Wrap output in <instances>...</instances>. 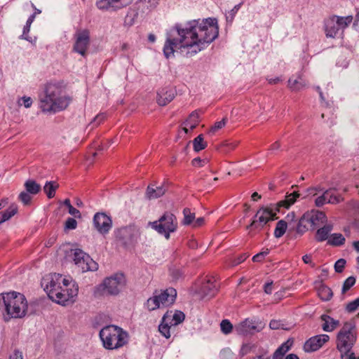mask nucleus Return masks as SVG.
I'll list each match as a JSON object with an SVG mask.
<instances>
[{"label":"nucleus","instance_id":"nucleus-1","mask_svg":"<svg viewBox=\"0 0 359 359\" xmlns=\"http://www.w3.org/2000/svg\"><path fill=\"white\" fill-rule=\"evenodd\" d=\"M219 36L215 18L176 23L166 34L163 54L168 59L179 49L184 56L192 57L205 49Z\"/></svg>","mask_w":359,"mask_h":359},{"label":"nucleus","instance_id":"nucleus-2","mask_svg":"<svg viewBox=\"0 0 359 359\" xmlns=\"http://www.w3.org/2000/svg\"><path fill=\"white\" fill-rule=\"evenodd\" d=\"M71 101L60 83L50 82L44 88V96L40 99V107L43 112L56 113L65 109Z\"/></svg>","mask_w":359,"mask_h":359},{"label":"nucleus","instance_id":"nucleus-3","mask_svg":"<svg viewBox=\"0 0 359 359\" xmlns=\"http://www.w3.org/2000/svg\"><path fill=\"white\" fill-rule=\"evenodd\" d=\"M299 197V194L294 191L287 195L285 200L279 201L276 205L260 208L254 216L251 223L246 226V229L249 230V234L252 235L254 231H261L267 222L276 219V213L280 212V208H289Z\"/></svg>","mask_w":359,"mask_h":359},{"label":"nucleus","instance_id":"nucleus-4","mask_svg":"<svg viewBox=\"0 0 359 359\" xmlns=\"http://www.w3.org/2000/svg\"><path fill=\"white\" fill-rule=\"evenodd\" d=\"M27 301L24 294L10 292L0 294V311L5 320L13 318H20L26 315Z\"/></svg>","mask_w":359,"mask_h":359},{"label":"nucleus","instance_id":"nucleus-5","mask_svg":"<svg viewBox=\"0 0 359 359\" xmlns=\"http://www.w3.org/2000/svg\"><path fill=\"white\" fill-rule=\"evenodd\" d=\"M100 337L105 348L116 349L126 344L128 334L121 327L111 325L103 327Z\"/></svg>","mask_w":359,"mask_h":359},{"label":"nucleus","instance_id":"nucleus-6","mask_svg":"<svg viewBox=\"0 0 359 359\" xmlns=\"http://www.w3.org/2000/svg\"><path fill=\"white\" fill-rule=\"evenodd\" d=\"M357 329L354 321L346 322L337 336V348L341 354H349L356 342Z\"/></svg>","mask_w":359,"mask_h":359},{"label":"nucleus","instance_id":"nucleus-7","mask_svg":"<svg viewBox=\"0 0 359 359\" xmlns=\"http://www.w3.org/2000/svg\"><path fill=\"white\" fill-rule=\"evenodd\" d=\"M177 291L173 287L163 290H155L153 296L147 301L146 306L149 311H154L161 307H168L175 302Z\"/></svg>","mask_w":359,"mask_h":359},{"label":"nucleus","instance_id":"nucleus-8","mask_svg":"<svg viewBox=\"0 0 359 359\" xmlns=\"http://www.w3.org/2000/svg\"><path fill=\"white\" fill-rule=\"evenodd\" d=\"M126 279L123 273H116L109 278H106L102 284L98 285L95 290L96 297L108 295H117L121 289L125 285Z\"/></svg>","mask_w":359,"mask_h":359},{"label":"nucleus","instance_id":"nucleus-9","mask_svg":"<svg viewBox=\"0 0 359 359\" xmlns=\"http://www.w3.org/2000/svg\"><path fill=\"white\" fill-rule=\"evenodd\" d=\"M69 285H70L69 281L59 273L51 274L42 282V285H44V290L48 297L53 302H55L59 295H61L62 287H67Z\"/></svg>","mask_w":359,"mask_h":359},{"label":"nucleus","instance_id":"nucleus-10","mask_svg":"<svg viewBox=\"0 0 359 359\" xmlns=\"http://www.w3.org/2000/svg\"><path fill=\"white\" fill-rule=\"evenodd\" d=\"M150 224L152 229L163 235L166 239H169L170 233L176 231L177 229V217L170 212H165L158 220L154 221Z\"/></svg>","mask_w":359,"mask_h":359},{"label":"nucleus","instance_id":"nucleus-11","mask_svg":"<svg viewBox=\"0 0 359 359\" xmlns=\"http://www.w3.org/2000/svg\"><path fill=\"white\" fill-rule=\"evenodd\" d=\"M72 259L82 272L88 271H95L98 264L88 254L81 249H74L72 251Z\"/></svg>","mask_w":359,"mask_h":359},{"label":"nucleus","instance_id":"nucleus-12","mask_svg":"<svg viewBox=\"0 0 359 359\" xmlns=\"http://www.w3.org/2000/svg\"><path fill=\"white\" fill-rule=\"evenodd\" d=\"M264 327L261 321L256 318H245L235 326L236 332L240 335L259 332Z\"/></svg>","mask_w":359,"mask_h":359},{"label":"nucleus","instance_id":"nucleus-13","mask_svg":"<svg viewBox=\"0 0 359 359\" xmlns=\"http://www.w3.org/2000/svg\"><path fill=\"white\" fill-rule=\"evenodd\" d=\"M75 43L73 50L84 56L90 44V32L88 29H83L76 32L74 35Z\"/></svg>","mask_w":359,"mask_h":359},{"label":"nucleus","instance_id":"nucleus-14","mask_svg":"<svg viewBox=\"0 0 359 359\" xmlns=\"http://www.w3.org/2000/svg\"><path fill=\"white\" fill-rule=\"evenodd\" d=\"M93 225L101 234H107L112 226L110 217L103 212H97L93 217Z\"/></svg>","mask_w":359,"mask_h":359},{"label":"nucleus","instance_id":"nucleus-15","mask_svg":"<svg viewBox=\"0 0 359 359\" xmlns=\"http://www.w3.org/2000/svg\"><path fill=\"white\" fill-rule=\"evenodd\" d=\"M218 287L219 285L214 277H206L202 282L198 292L202 298L210 299L217 292Z\"/></svg>","mask_w":359,"mask_h":359},{"label":"nucleus","instance_id":"nucleus-16","mask_svg":"<svg viewBox=\"0 0 359 359\" xmlns=\"http://www.w3.org/2000/svg\"><path fill=\"white\" fill-rule=\"evenodd\" d=\"M133 0H97L96 6L101 11H116L130 5Z\"/></svg>","mask_w":359,"mask_h":359},{"label":"nucleus","instance_id":"nucleus-17","mask_svg":"<svg viewBox=\"0 0 359 359\" xmlns=\"http://www.w3.org/2000/svg\"><path fill=\"white\" fill-rule=\"evenodd\" d=\"M329 339L330 337L325 334L312 337L305 342L304 350L306 352L316 351L321 348Z\"/></svg>","mask_w":359,"mask_h":359},{"label":"nucleus","instance_id":"nucleus-18","mask_svg":"<svg viewBox=\"0 0 359 359\" xmlns=\"http://www.w3.org/2000/svg\"><path fill=\"white\" fill-rule=\"evenodd\" d=\"M69 285L67 287H62L61 295H59L58 298L56 299V303L65 305L69 302H73L74 301V298L78 294L79 287L75 284H73L71 287H69Z\"/></svg>","mask_w":359,"mask_h":359},{"label":"nucleus","instance_id":"nucleus-19","mask_svg":"<svg viewBox=\"0 0 359 359\" xmlns=\"http://www.w3.org/2000/svg\"><path fill=\"white\" fill-rule=\"evenodd\" d=\"M116 238L125 246L132 245L135 238L133 229L128 226L122 227L116 232Z\"/></svg>","mask_w":359,"mask_h":359},{"label":"nucleus","instance_id":"nucleus-20","mask_svg":"<svg viewBox=\"0 0 359 359\" xmlns=\"http://www.w3.org/2000/svg\"><path fill=\"white\" fill-rule=\"evenodd\" d=\"M176 92L171 88H163L157 93L156 101L160 106H165L175 97Z\"/></svg>","mask_w":359,"mask_h":359},{"label":"nucleus","instance_id":"nucleus-21","mask_svg":"<svg viewBox=\"0 0 359 359\" xmlns=\"http://www.w3.org/2000/svg\"><path fill=\"white\" fill-rule=\"evenodd\" d=\"M167 191V187L163 184L160 186L149 184L146 190L145 196L149 200L156 199L163 196Z\"/></svg>","mask_w":359,"mask_h":359},{"label":"nucleus","instance_id":"nucleus-22","mask_svg":"<svg viewBox=\"0 0 359 359\" xmlns=\"http://www.w3.org/2000/svg\"><path fill=\"white\" fill-rule=\"evenodd\" d=\"M185 315L182 311L176 310L174 313L168 311L163 316V322H170V325H177L184 320Z\"/></svg>","mask_w":359,"mask_h":359},{"label":"nucleus","instance_id":"nucleus-23","mask_svg":"<svg viewBox=\"0 0 359 359\" xmlns=\"http://www.w3.org/2000/svg\"><path fill=\"white\" fill-rule=\"evenodd\" d=\"M307 86L306 81L302 75L293 76L288 80V87L293 91H299Z\"/></svg>","mask_w":359,"mask_h":359},{"label":"nucleus","instance_id":"nucleus-24","mask_svg":"<svg viewBox=\"0 0 359 359\" xmlns=\"http://www.w3.org/2000/svg\"><path fill=\"white\" fill-rule=\"evenodd\" d=\"M333 229L332 224H325L323 227L319 228L315 235V239L317 242H323L328 241L330 236V233Z\"/></svg>","mask_w":359,"mask_h":359},{"label":"nucleus","instance_id":"nucleus-25","mask_svg":"<svg viewBox=\"0 0 359 359\" xmlns=\"http://www.w3.org/2000/svg\"><path fill=\"white\" fill-rule=\"evenodd\" d=\"M293 339L290 338L283 343L273 353V359H283L285 354L290 351L293 345Z\"/></svg>","mask_w":359,"mask_h":359},{"label":"nucleus","instance_id":"nucleus-26","mask_svg":"<svg viewBox=\"0 0 359 359\" xmlns=\"http://www.w3.org/2000/svg\"><path fill=\"white\" fill-rule=\"evenodd\" d=\"M199 123V116L196 111L191 112L189 118L184 122L183 130L188 133L189 130H194Z\"/></svg>","mask_w":359,"mask_h":359},{"label":"nucleus","instance_id":"nucleus-27","mask_svg":"<svg viewBox=\"0 0 359 359\" xmlns=\"http://www.w3.org/2000/svg\"><path fill=\"white\" fill-rule=\"evenodd\" d=\"M321 320L324 322L322 327L325 332H332L339 325V321L327 315H322Z\"/></svg>","mask_w":359,"mask_h":359},{"label":"nucleus","instance_id":"nucleus-28","mask_svg":"<svg viewBox=\"0 0 359 359\" xmlns=\"http://www.w3.org/2000/svg\"><path fill=\"white\" fill-rule=\"evenodd\" d=\"M339 30L338 25L336 23L334 18H332L325 24V31L327 37L334 38Z\"/></svg>","mask_w":359,"mask_h":359},{"label":"nucleus","instance_id":"nucleus-29","mask_svg":"<svg viewBox=\"0 0 359 359\" xmlns=\"http://www.w3.org/2000/svg\"><path fill=\"white\" fill-rule=\"evenodd\" d=\"M311 226H316L323 224L327 222V217L324 212L318 211L312 215H307Z\"/></svg>","mask_w":359,"mask_h":359},{"label":"nucleus","instance_id":"nucleus-30","mask_svg":"<svg viewBox=\"0 0 359 359\" xmlns=\"http://www.w3.org/2000/svg\"><path fill=\"white\" fill-rule=\"evenodd\" d=\"M18 212V207L12 204L8 209L0 212V224L14 216Z\"/></svg>","mask_w":359,"mask_h":359},{"label":"nucleus","instance_id":"nucleus-31","mask_svg":"<svg viewBox=\"0 0 359 359\" xmlns=\"http://www.w3.org/2000/svg\"><path fill=\"white\" fill-rule=\"evenodd\" d=\"M345 237L341 233L330 234L327 241V245L334 247L341 246L345 243Z\"/></svg>","mask_w":359,"mask_h":359},{"label":"nucleus","instance_id":"nucleus-32","mask_svg":"<svg viewBox=\"0 0 359 359\" xmlns=\"http://www.w3.org/2000/svg\"><path fill=\"white\" fill-rule=\"evenodd\" d=\"M59 184L55 181L46 182L43 187V191L48 198H52L55 195V191Z\"/></svg>","mask_w":359,"mask_h":359},{"label":"nucleus","instance_id":"nucleus-33","mask_svg":"<svg viewBox=\"0 0 359 359\" xmlns=\"http://www.w3.org/2000/svg\"><path fill=\"white\" fill-rule=\"evenodd\" d=\"M309 224H311L309 216L304 214L299 220L297 226V232L299 234H303L307 231Z\"/></svg>","mask_w":359,"mask_h":359},{"label":"nucleus","instance_id":"nucleus-34","mask_svg":"<svg viewBox=\"0 0 359 359\" xmlns=\"http://www.w3.org/2000/svg\"><path fill=\"white\" fill-rule=\"evenodd\" d=\"M25 190L30 194L35 195L41 190V186L33 180H28L25 183Z\"/></svg>","mask_w":359,"mask_h":359},{"label":"nucleus","instance_id":"nucleus-35","mask_svg":"<svg viewBox=\"0 0 359 359\" xmlns=\"http://www.w3.org/2000/svg\"><path fill=\"white\" fill-rule=\"evenodd\" d=\"M287 222L284 220H280L277 222L276 226L274 231V236L276 238L282 237L286 231L287 229Z\"/></svg>","mask_w":359,"mask_h":359},{"label":"nucleus","instance_id":"nucleus-36","mask_svg":"<svg viewBox=\"0 0 359 359\" xmlns=\"http://www.w3.org/2000/svg\"><path fill=\"white\" fill-rule=\"evenodd\" d=\"M184 219L182 222L183 225L187 226L193 224L195 219V213L191 212V210L186 208L183 210Z\"/></svg>","mask_w":359,"mask_h":359},{"label":"nucleus","instance_id":"nucleus-37","mask_svg":"<svg viewBox=\"0 0 359 359\" xmlns=\"http://www.w3.org/2000/svg\"><path fill=\"white\" fill-rule=\"evenodd\" d=\"M193 146L195 151H200L207 147V143L204 142L203 135H199L193 140Z\"/></svg>","mask_w":359,"mask_h":359},{"label":"nucleus","instance_id":"nucleus-38","mask_svg":"<svg viewBox=\"0 0 359 359\" xmlns=\"http://www.w3.org/2000/svg\"><path fill=\"white\" fill-rule=\"evenodd\" d=\"M333 18H334L335 22L338 25L339 29L346 27L353 20V17L351 15H348L346 17L334 16Z\"/></svg>","mask_w":359,"mask_h":359},{"label":"nucleus","instance_id":"nucleus-39","mask_svg":"<svg viewBox=\"0 0 359 359\" xmlns=\"http://www.w3.org/2000/svg\"><path fill=\"white\" fill-rule=\"evenodd\" d=\"M170 322H163V320H161V324L158 326V331L160 333L165 337L166 339H168L170 337Z\"/></svg>","mask_w":359,"mask_h":359},{"label":"nucleus","instance_id":"nucleus-40","mask_svg":"<svg viewBox=\"0 0 359 359\" xmlns=\"http://www.w3.org/2000/svg\"><path fill=\"white\" fill-rule=\"evenodd\" d=\"M327 192H329V194L327 196L329 203L337 204L343 200V198H341V196L340 195L337 194L335 193L334 189H327Z\"/></svg>","mask_w":359,"mask_h":359},{"label":"nucleus","instance_id":"nucleus-41","mask_svg":"<svg viewBox=\"0 0 359 359\" xmlns=\"http://www.w3.org/2000/svg\"><path fill=\"white\" fill-rule=\"evenodd\" d=\"M355 283V278L354 276H349L347 278L342 286L341 292L342 294H345L348 290H350L351 287H353Z\"/></svg>","mask_w":359,"mask_h":359},{"label":"nucleus","instance_id":"nucleus-42","mask_svg":"<svg viewBox=\"0 0 359 359\" xmlns=\"http://www.w3.org/2000/svg\"><path fill=\"white\" fill-rule=\"evenodd\" d=\"M319 296L323 300L328 301L332 297V292L330 288L327 287H323L319 290Z\"/></svg>","mask_w":359,"mask_h":359},{"label":"nucleus","instance_id":"nucleus-43","mask_svg":"<svg viewBox=\"0 0 359 359\" xmlns=\"http://www.w3.org/2000/svg\"><path fill=\"white\" fill-rule=\"evenodd\" d=\"M359 308V297L353 301L348 302L345 306V311L347 313H351L355 312Z\"/></svg>","mask_w":359,"mask_h":359},{"label":"nucleus","instance_id":"nucleus-44","mask_svg":"<svg viewBox=\"0 0 359 359\" xmlns=\"http://www.w3.org/2000/svg\"><path fill=\"white\" fill-rule=\"evenodd\" d=\"M221 331L225 334H228L231 332L233 330V325L229 320H222L220 323Z\"/></svg>","mask_w":359,"mask_h":359},{"label":"nucleus","instance_id":"nucleus-45","mask_svg":"<svg viewBox=\"0 0 359 359\" xmlns=\"http://www.w3.org/2000/svg\"><path fill=\"white\" fill-rule=\"evenodd\" d=\"M329 192H327V190L323 192V194L316 198L315 204L317 207H321L326 203H329L327 196Z\"/></svg>","mask_w":359,"mask_h":359},{"label":"nucleus","instance_id":"nucleus-46","mask_svg":"<svg viewBox=\"0 0 359 359\" xmlns=\"http://www.w3.org/2000/svg\"><path fill=\"white\" fill-rule=\"evenodd\" d=\"M269 249H264L262 252L254 255L252 259L254 262H261L269 254Z\"/></svg>","mask_w":359,"mask_h":359},{"label":"nucleus","instance_id":"nucleus-47","mask_svg":"<svg viewBox=\"0 0 359 359\" xmlns=\"http://www.w3.org/2000/svg\"><path fill=\"white\" fill-rule=\"evenodd\" d=\"M32 103V99L28 96H23L18 100V104L19 106L23 105L25 108L31 107Z\"/></svg>","mask_w":359,"mask_h":359},{"label":"nucleus","instance_id":"nucleus-48","mask_svg":"<svg viewBox=\"0 0 359 359\" xmlns=\"http://www.w3.org/2000/svg\"><path fill=\"white\" fill-rule=\"evenodd\" d=\"M18 198L20 201H22V203H23L24 205H28V204H29V203L32 200V196H31L30 194H29L26 191H22L20 194Z\"/></svg>","mask_w":359,"mask_h":359},{"label":"nucleus","instance_id":"nucleus-49","mask_svg":"<svg viewBox=\"0 0 359 359\" xmlns=\"http://www.w3.org/2000/svg\"><path fill=\"white\" fill-rule=\"evenodd\" d=\"M77 226V222L72 217H68L65 224V229L68 230L75 229Z\"/></svg>","mask_w":359,"mask_h":359},{"label":"nucleus","instance_id":"nucleus-50","mask_svg":"<svg viewBox=\"0 0 359 359\" xmlns=\"http://www.w3.org/2000/svg\"><path fill=\"white\" fill-rule=\"evenodd\" d=\"M136 17L137 14L134 13V12H128L125 18V25L128 26H132L135 22V19Z\"/></svg>","mask_w":359,"mask_h":359},{"label":"nucleus","instance_id":"nucleus-51","mask_svg":"<svg viewBox=\"0 0 359 359\" xmlns=\"http://www.w3.org/2000/svg\"><path fill=\"white\" fill-rule=\"evenodd\" d=\"M346 260L344 259H338L334 264V270L337 273H341L346 265Z\"/></svg>","mask_w":359,"mask_h":359},{"label":"nucleus","instance_id":"nucleus-52","mask_svg":"<svg viewBox=\"0 0 359 359\" xmlns=\"http://www.w3.org/2000/svg\"><path fill=\"white\" fill-rule=\"evenodd\" d=\"M243 2H241L240 4L236 5L229 12V15L226 17L227 20L231 18L230 21H233L236 14L238 13V10L241 7Z\"/></svg>","mask_w":359,"mask_h":359},{"label":"nucleus","instance_id":"nucleus-53","mask_svg":"<svg viewBox=\"0 0 359 359\" xmlns=\"http://www.w3.org/2000/svg\"><path fill=\"white\" fill-rule=\"evenodd\" d=\"M208 160L206 158L201 159L199 157L195 158L192 160L191 164L195 167H203L205 163H207Z\"/></svg>","mask_w":359,"mask_h":359},{"label":"nucleus","instance_id":"nucleus-54","mask_svg":"<svg viewBox=\"0 0 359 359\" xmlns=\"http://www.w3.org/2000/svg\"><path fill=\"white\" fill-rule=\"evenodd\" d=\"M105 117L106 116L104 114H100L95 117L93 121L91 122V124H93V126H97L104 120Z\"/></svg>","mask_w":359,"mask_h":359},{"label":"nucleus","instance_id":"nucleus-55","mask_svg":"<svg viewBox=\"0 0 359 359\" xmlns=\"http://www.w3.org/2000/svg\"><path fill=\"white\" fill-rule=\"evenodd\" d=\"M170 275L173 280H177L182 276L183 273L180 269H172L170 271Z\"/></svg>","mask_w":359,"mask_h":359},{"label":"nucleus","instance_id":"nucleus-56","mask_svg":"<svg viewBox=\"0 0 359 359\" xmlns=\"http://www.w3.org/2000/svg\"><path fill=\"white\" fill-rule=\"evenodd\" d=\"M30 27H31V25H28L27 24H26L24 26L22 34L20 36L21 39H25L27 41H30L29 40V36L28 35V34H29V32L30 31Z\"/></svg>","mask_w":359,"mask_h":359},{"label":"nucleus","instance_id":"nucleus-57","mask_svg":"<svg viewBox=\"0 0 359 359\" xmlns=\"http://www.w3.org/2000/svg\"><path fill=\"white\" fill-rule=\"evenodd\" d=\"M226 124V118H224L222 120L217 121L215 123V125L212 127L211 130L215 131L217 130L221 129Z\"/></svg>","mask_w":359,"mask_h":359},{"label":"nucleus","instance_id":"nucleus-58","mask_svg":"<svg viewBox=\"0 0 359 359\" xmlns=\"http://www.w3.org/2000/svg\"><path fill=\"white\" fill-rule=\"evenodd\" d=\"M282 325L280 320H271L269 323V327L271 330H278L279 329Z\"/></svg>","mask_w":359,"mask_h":359},{"label":"nucleus","instance_id":"nucleus-59","mask_svg":"<svg viewBox=\"0 0 359 359\" xmlns=\"http://www.w3.org/2000/svg\"><path fill=\"white\" fill-rule=\"evenodd\" d=\"M68 211H69V213L70 215H72V216H74V217H76V218L81 217V214L80 211L73 206H70L69 208L68 209Z\"/></svg>","mask_w":359,"mask_h":359},{"label":"nucleus","instance_id":"nucleus-60","mask_svg":"<svg viewBox=\"0 0 359 359\" xmlns=\"http://www.w3.org/2000/svg\"><path fill=\"white\" fill-rule=\"evenodd\" d=\"M204 223H205L204 218L201 217L197 218L196 220L194 219L192 226L194 228H197V227H199V226H201L202 225H203Z\"/></svg>","mask_w":359,"mask_h":359},{"label":"nucleus","instance_id":"nucleus-61","mask_svg":"<svg viewBox=\"0 0 359 359\" xmlns=\"http://www.w3.org/2000/svg\"><path fill=\"white\" fill-rule=\"evenodd\" d=\"M302 260L304 263L306 264H310L312 267H314L315 264L312 262L311 255H305L302 257Z\"/></svg>","mask_w":359,"mask_h":359},{"label":"nucleus","instance_id":"nucleus-62","mask_svg":"<svg viewBox=\"0 0 359 359\" xmlns=\"http://www.w3.org/2000/svg\"><path fill=\"white\" fill-rule=\"evenodd\" d=\"M10 359H23L22 352L15 349L10 355Z\"/></svg>","mask_w":359,"mask_h":359},{"label":"nucleus","instance_id":"nucleus-63","mask_svg":"<svg viewBox=\"0 0 359 359\" xmlns=\"http://www.w3.org/2000/svg\"><path fill=\"white\" fill-rule=\"evenodd\" d=\"M280 148V143L278 141H276L270 146V148L269 149V151L273 153V152H275L276 151L279 150Z\"/></svg>","mask_w":359,"mask_h":359},{"label":"nucleus","instance_id":"nucleus-64","mask_svg":"<svg viewBox=\"0 0 359 359\" xmlns=\"http://www.w3.org/2000/svg\"><path fill=\"white\" fill-rule=\"evenodd\" d=\"M341 359H359V356L356 357L354 353H351L349 354H341Z\"/></svg>","mask_w":359,"mask_h":359}]
</instances>
